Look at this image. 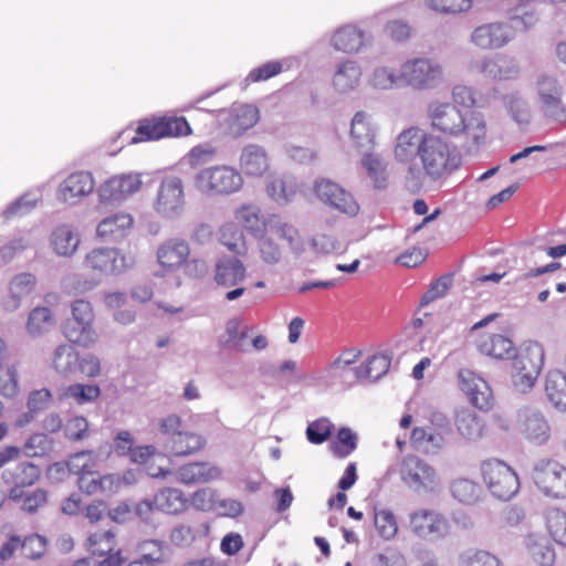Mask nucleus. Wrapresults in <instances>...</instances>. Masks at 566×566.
Instances as JSON below:
<instances>
[{
  "label": "nucleus",
  "mask_w": 566,
  "mask_h": 566,
  "mask_svg": "<svg viewBox=\"0 0 566 566\" xmlns=\"http://www.w3.org/2000/svg\"><path fill=\"white\" fill-rule=\"evenodd\" d=\"M458 386L470 403L480 410H490L493 394L488 381L469 368H460L457 374Z\"/></svg>",
  "instance_id": "24"
},
{
  "label": "nucleus",
  "mask_w": 566,
  "mask_h": 566,
  "mask_svg": "<svg viewBox=\"0 0 566 566\" xmlns=\"http://www.w3.org/2000/svg\"><path fill=\"white\" fill-rule=\"evenodd\" d=\"M409 530L426 542H438L451 533V523L441 512L432 509H418L409 514Z\"/></svg>",
  "instance_id": "15"
},
{
  "label": "nucleus",
  "mask_w": 566,
  "mask_h": 566,
  "mask_svg": "<svg viewBox=\"0 0 566 566\" xmlns=\"http://www.w3.org/2000/svg\"><path fill=\"white\" fill-rule=\"evenodd\" d=\"M314 192L322 203L346 217L354 218L360 211V206L355 196L331 179H317L314 182Z\"/></svg>",
  "instance_id": "17"
},
{
  "label": "nucleus",
  "mask_w": 566,
  "mask_h": 566,
  "mask_svg": "<svg viewBox=\"0 0 566 566\" xmlns=\"http://www.w3.org/2000/svg\"><path fill=\"white\" fill-rule=\"evenodd\" d=\"M378 125L371 113L357 111L349 123L350 146L357 151L373 150L377 147Z\"/></svg>",
  "instance_id": "25"
},
{
  "label": "nucleus",
  "mask_w": 566,
  "mask_h": 566,
  "mask_svg": "<svg viewBox=\"0 0 566 566\" xmlns=\"http://www.w3.org/2000/svg\"><path fill=\"white\" fill-rule=\"evenodd\" d=\"M366 85L375 92H390L402 86L400 67L386 63L374 65L367 73Z\"/></svg>",
  "instance_id": "36"
},
{
  "label": "nucleus",
  "mask_w": 566,
  "mask_h": 566,
  "mask_svg": "<svg viewBox=\"0 0 566 566\" xmlns=\"http://www.w3.org/2000/svg\"><path fill=\"white\" fill-rule=\"evenodd\" d=\"M450 492L458 502L467 505L475 504L482 495L481 486L467 478L453 480L450 484Z\"/></svg>",
  "instance_id": "49"
},
{
  "label": "nucleus",
  "mask_w": 566,
  "mask_h": 566,
  "mask_svg": "<svg viewBox=\"0 0 566 566\" xmlns=\"http://www.w3.org/2000/svg\"><path fill=\"white\" fill-rule=\"evenodd\" d=\"M54 325L52 311L46 306H36L28 315L25 331L33 337H40L48 333Z\"/></svg>",
  "instance_id": "47"
},
{
  "label": "nucleus",
  "mask_w": 566,
  "mask_h": 566,
  "mask_svg": "<svg viewBox=\"0 0 566 566\" xmlns=\"http://www.w3.org/2000/svg\"><path fill=\"white\" fill-rule=\"evenodd\" d=\"M546 525L551 536L562 546H566V512L553 507L546 513Z\"/></svg>",
  "instance_id": "58"
},
{
  "label": "nucleus",
  "mask_w": 566,
  "mask_h": 566,
  "mask_svg": "<svg viewBox=\"0 0 566 566\" xmlns=\"http://www.w3.org/2000/svg\"><path fill=\"white\" fill-rule=\"evenodd\" d=\"M165 138L164 124L161 117L145 120L140 124L135 135L132 137L130 143L137 144L146 140H157Z\"/></svg>",
  "instance_id": "59"
},
{
  "label": "nucleus",
  "mask_w": 566,
  "mask_h": 566,
  "mask_svg": "<svg viewBox=\"0 0 566 566\" xmlns=\"http://www.w3.org/2000/svg\"><path fill=\"white\" fill-rule=\"evenodd\" d=\"M40 478V469L31 462H20L13 468L2 471L1 480L4 484L11 485L8 497L14 503L23 497V490L33 485Z\"/></svg>",
  "instance_id": "27"
},
{
  "label": "nucleus",
  "mask_w": 566,
  "mask_h": 566,
  "mask_svg": "<svg viewBox=\"0 0 566 566\" xmlns=\"http://www.w3.org/2000/svg\"><path fill=\"white\" fill-rule=\"evenodd\" d=\"M217 120L223 133L239 137L258 123L259 109L250 104L233 105L229 109L219 111Z\"/></svg>",
  "instance_id": "23"
},
{
  "label": "nucleus",
  "mask_w": 566,
  "mask_h": 566,
  "mask_svg": "<svg viewBox=\"0 0 566 566\" xmlns=\"http://www.w3.org/2000/svg\"><path fill=\"white\" fill-rule=\"evenodd\" d=\"M454 427L461 438L469 442H476L483 437L486 424L475 411L462 407L454 413Z\"/></svg>",
  "instance_id": "37"
},
{
  "label": "nucleus",
  "mask_w": 566,
  "mask_h": 566,
  "mask_svg": "<svg viewBox=\"0 0 566 566\" xmlns=\"http://www.w3.org/2000/svg\"><path fill=\"white\" fill-rule=\"evenodd\" d=\"M545 394L555 410L566 413V374L552 369L545 377Z\"/></svg>",
  "instance_id": "42"
},
{
  "label": "nucleus",
  "mask_w": 566,
  "mask_h": 566,
  "mask_svg": "<svg viewBox=\"0 0 566 566\" xmlns=\"http://www.w3.org/2000/svg\"><path fill=\"white\" fill-rule=\"evenodd\" d=\"M510 371L513 388L527 394L535 386L544 365V347L535 340L525 342L512 357Z\"/></svg>",
  "instance_id": "4"
},
{
  "label": "nucleus",
  "mask_w": 566,
  "mask_h": 566,
  "mask_svg": "<svg viewBox=\"0 0 566 566\" xmlns=\"http://www.w3.org/2000/svg\"><path fill=\"white\" fill-rule=\"evenodd\" d=\"M134 218L127 212H116L102 219L96 226V237L106 242L117 241L128 235Z\"/></svg>",
  "instance_id": "35"
},
{
  "label": "nucleus",
  "mask_w": 566,
  "mask_h": 566,
  "mask_svg": "<svg viewBox=\"0 0 566 566\" xmlns=\"http://www.w3.org/2000/svg\"><path fill=\"white\" fill-rule=\"evenodd\" d=\"M432 11L444 15H457L469 12L473 8V0H423Z\"/></svg>",
  "instance_id": "55"
},
{
  "label": "nucleus",
  "mask_w": 566,
  "mask_h": 566,
  "mask_svg": "<svg viewBox=\"0 0 566 566\" xmlns=\"http://www.w3.org/2000/svg\"><path fill=\"white\" fill-rule=\"evenodd\" d=\"M536 96L543 109L555 119L566 117L563 104V85L559 80L549 73H541L535 81Z\"/></svg>",
  "instance_id": "22"
},
{
  "label": "nucleus",
  "mask_w": 566,
  "mask_h": 566,
  "mask_svg": "<svg viewBox=\"0 0 566 566\" xmlns=\"http://www.w3.org/2000/svg\"><path fill=\"white\" fill-rule=\"evenodd\" d=\"M218 499V491L212 488H202L192 493L190 504L201 512L214 511Z\"/></svg>",
  "instance_id": "64"
},
{
  "label": "nucleus",
  "mask_w": 566,
  "mask_h": 566,
  "mask_svg": "<svg viewBox=\"0 0 566 566\" xmlns=\"http://www.w3.org/2000/svg\"><path fill=\"white\" fill-rule=\"evenodd\" d=\"M401 483L412 493L437 494L443 488V481L438 470L427 460L407 454L399 462Z\"/></svg>",
  "instance_id": "6"
},
{
  "label": "nucleus",
  "mask_w": 566,
  "mask_h": 566,
  "mask_svg": "<svg viewBox=\"0 0 566 566\" xmlns=\"http://www.w3.org/2000/svg\"><path fill=\"white\" fill-rule=\"evenodd\" d=\"M36 285L34 274L24 272L14 275L9 282V296L3 302V310L12 313L21 306V302L30 295Z\"/></svg>",
  "instance_id": "39"
},
{
  "label": "nucleus",
  "mask_w": 566,
  "mask_h": 566,
  "mask_svg": "<svg viewBox=\"0 0 566 566\" xmlns=\"http://www.w3.org/2000/svg\"><path fill=\"white\" fill-rule=\"evenodd\" d=\"M227 338L224 345L228 348L242 350L247 338V327L239 319H230L226 326Z\"/></svg>",
  "instance_id": "62"
},
{
  "label": "nucleus",
  "mask_w": 566,
  "mask_h": 566,
  "mask_svg": "<svg viewBox=\"0 0 566 566\" xmlns=\"http://www.w3.org/2000/svg\"><path fill=\"white\" fill-rule=\"evenodd\" d=\"M148 474L151 478L165 479L168 475H174L175 480L181 484L191 485L197 483H209L221 479L222 470L210 462H189L177 470L153 467L148 468Z\"/></svg>",
  "instance_id": "19"
},
{
  "label": "nucleus",
  "mask_w": 566,
  "mask_h": 566,
  "mask_svg": "<svg viewBox=\"0 0 566 566\" xmlns=\"http://www.w3.org/2000/svg\"><path fill=\"white\" fill-rule=\"evenodd\" d=\"M503 108L510 118L520 126H526L532 119V107L527 96L520 90H511L501 96Z\"/></svg>",
  "instance_id": "38"
},
{
  "label": "nucleus",
  "mask_w": 566,
  "mask_h": 566,
  "mask_svg": "<svg viewBox=\"0 0 566 566\" xmlns=\"http://www.w3.org/2000/svg\"><path fill=\"white\" fill-rule=\"evenodd\" d=\"M234 218L245 231L254 237H262L265 231V221L261 210L255 205H242L234 212Z\"/></svg>",
  "instance_id": "45"
},
{
  "label": "nucleus",
  "mask_w": 566,
  "mask_h": 566,
  "mask_svg": "<svg viewBox=\"0 0 566 566\" xmlns=\"http://www.w3.org/2000/svg\"><path fill=\"white\" fill-rule=\"evenodd\" d=\"M415 449L436 454L447 444L446 434L433 427H416L410 437Z\"/></svg>",
  "instance_id": "40"
},
{
  "label": "nucleus",
  "mask_w": 566,
  "mask_h": 566,
  "mask_svg": "<svg viewBox=\"0 0 566 566\" xmlns=\"http://www.w3.org/2000/svg\"><path fill=\"white\" fill-rule=\"evenodd\" d=\"M363 80L360 63L352 57H344L334 64L331 86L335 94L347 96L358 91Z\"/></svg>",
  "instance_id": "26"
},
{
  "label": "nucleus",
  "mask_w": 566,
  "mask_h": 566,
  "mask_svg": "<svg viewBox=\"0 0 566 566\" xmlns=\"http://www.w3.org/2000/svg\"><path fill=\"white\" fill-rule=\"evenodd\" d=\"M265 191L269 198L279 206L293 201L298 191L296 178L290 174H272L266 178Z\"/></svg>",
  "instance_id": "33"
},
{
  "label": "nucleus",
  "mask_w": 566,
  "mask_h": 566,
  "mask_svg": "<svg viewBox=\"0 0 566 566\" xmlns=\"http://www.w3.org/2000/svg\"><path fill=\"white\" fill-rule=\"evenodd\" d=\"M392 153L396 161L407 167L406 180L416 189L450 176L460 164L450 142L418 126L396 136Z\"/></svg>",
  "instance_id": "1"
},
{
  "label": "nucleus",
  "mask_w": 566,
  "mask_h": 566,
  "mask_svg": "<svg viewBox=\"0 0 566 566\" xmlns=\"http://www.w3.org/2000/svg\"><path fill=\"white\" fill-rule=\"evenodd\" d=\"M527 551L533 560L541 566H552L555 560V552L548 541L536 534H531L526 538Z\"/></svg>",
  "instance_id": "50"
},
{
  "label": "nucleus",
  "mask_w": 566,
  "mask_h": 566,
  "mask_svg": "<svg viewBox=\"0 0 566 566\" xmlns=\"http://www.w3.org/2000/svg\"><path fill=\"white\" fill-rule=\"evenodd\" d=\"M190 255L189 243L180 238H170L157 248V262L161 275L170 273L184 265Z\"/></svg>",
  "instance_id": "28"
},
{
  "label": "nucleus",
  "mask_w": 566,
  "mask_h": 566,
  "mask_svg": "<svg viewBox=\"0 0 566 566\" xmlns=\"http://www.w3.org/2000/svg\"><path fill=\"white\" fill-rule=\"evenodd\" d=\"M220 242L234 253L244 249L243 234L234 222H226L219 229Z\"/></svg>",
  "instance_id": "60"
},
{
  "label": "nucleus",
  "mask_w": 566,
  "mask_h": 566,
  "mask_svg": "<svg viewBox=\"0 0 566 566\" xmlns=\"http://www.w3.org/2000/svg\"><path fill=\"white\" fill-rule=\"evenodd\" d=\"M40 198V193L27 192L7 206L2 211V217L6 220L22 217L36 206Z\"/></svg>",
  "instance_id": "57"
},
{
  "label": "nucleus",
  "mask_w": 566,
  "mask_h": 566,
  "mask_svg": "<svg viewBox=\"0 0 566 566\" xmlns=\"http://www.w3.org/2000/svg\"><path fill=\"white\" fill-rule=\"evenodd\" d=\"M374 524L377 534L385 541H390L398 533L396 515L388 509H375Z\"/></svg>",
  "instance_id": "54"
},
{
  "label": "nucleus",
  "mask_w": 566,
  "mask_h": 566,
  "mask_svg": "<svg viewBox=\"0 0 566 566\" xmlns=\"http://www.w3.org/2000/svg\"><path fill=\"white\" fill-rule=\"evenodd\" d=\"M328 43L336 52L358 55L373 46L374 35L359 23L347 22L331 32Z\"/></svg>",
  "instance_id": "18"
},
{
  "label": "nucleus",
  "mask_w": 566,
  "mask_h": 566,
  "mask_svg": "<svg viewBox=\"0 0 566 566\" xmlns=\"http://www.w3.org/2000/svg\"><path fill=\"white\" fill-rule=\"evenodd\" d=\"M472 73L481 74L496 82H511L520 78L522 67L516 57L506 53L482 55L468 64Z\"/></svg>",
  "instance_id": "12"
},
{
  "label": "nucleus",
  "mask_w": 566,
  "mask_h": 566,
  "mask_svg": "<svg viewBox=\"0 0 566 566\" xmlns=\"http://www.w3.org/2000/svg\"><path fill=\"white\" fill-rule=\"evenodd\" d=\"M539 21L536 0H516L505 19L481 23L470 33V43L484 51L510 45L520 33L533 29Z\"/></svg>",
  "instance_id": "3"
},
{
  "label": "nucleus",
  "mask_w": 566,
  "mask_h": 566,
  "mask_svg": "<svg viewBox=\"0 0 566 566\" xmlns=\"http://www.w3.org/2000/svg\"><path fill=\"white\" fill-rule=\"evenodd\" d=\"M532 478L536 486L547 496L566 497V467L555 460H538Z\"/></svg>",
  "instance_id": "20"
},
{
  "label": "nucleus",
  "mask_w": 566,
  "mask_h": 566,
  "mask_svg": "<svg viewBox=\"0 0 566 566\" xmlns=\"http://www.w3.org/2000/svg\"><path fill=\"white\" fill-rule=\"evenodd\" d=\"M357 447V436L349 428H340L337 441L332 444L333 452L338 458H346Z\"/></svg>",
  "instance_id": "63"
},
{
  "label": "nucleus",
  "mask_w": 566,
  "mask_h": 566,
  "mask_svg": "<svg viewBox=\"0 0 566 566\" xmlns=\"http://www.w3.org/2000/svg\"><path fill=\"white\" fill-rule=\"evenodd\" d=\"M482 480L489 492L502 501L511 500L520 490L515 471L499 459H488L480 467Z\"/></svg>",
  "instance_id": "10"
},
{
  "label": "nucleus",
  "mask_w": 566,
  "mask_h": 566,
  "mask_svg": "<svg viewBox=\"0 0 566 566\" xmlns=\"http://www.w3.org/2000/svg\"><path fill=\"white\" fill-rule=\"evenodd\" d=\"M101 395L97 385L72 384L61 389V399H72L82 406L95 401Z\"/></svg>",
  "instance_id": "51"
},
{
  "label": "nucleus",
  "mask_w": 566,
  "mask_h": 566,
  "mask_svg": "<svg viewBox=\"0 0 566 566\" xmlns=\"http://www.w3.org/2000/svg\"><path fill=\"white\" fill-rule=\"evenodd\" d=\"M402 86L415 91H432L446 81V70L442 63L431 56L418 55L402 61L400 64Z\"/></svg>",
  "instance_id": "5"
},
{
  "label": "nucleus",
  "mask_w": 566,
  "mask_h": 566,
  "mask_svg": "<svg viewBox=\"0 0 566 566\" xmlns=\"http://www.w3.org/2000/svg\"><path fill=\"white\" fill-rule=\"evenodd\" d=\"M49 242L55 255L70 259L78 251L82 235L76 226L72 223H61L51 231Z\"/></svg>",
  "instance_id": "30"
},
{
  "label": "nucleus",
  "mask_w": 566,
  "mask_h": 566,
  "mask_svg": "<svg viewBox=\"0 0 566 566\" xmlns=\"http://www.w3.org/2000/svg\"><path fill=\"white\" fill-rule=\"evenodd\" d=\"M77 484L80 490L88 495L97 493L111 495L120 489V476L116 473H108L96 478L92 472L81 475Z\"/></svg>",
  "instance_id": "41"
},
{
  "label": "nucleus",
  "mask_w": 566,
  "mask_h": 566,
  "mask_svg": "<svg viewBox=\"0 0 566 566\" xmlns=\"http://www.w3.org/2000/svg\"><path fill=\"white\" fill-rule=\"evenodd\" d=\"M151 208L163 220L176 221L181 219L187 209L184 180L176 175L164 176L156 188Z\"/></svg>",
  "instance_id": "8"
},
{
  "label": "nucleus",
  "mask_w": 566,
  "mask_h": 566,
  "mask_svg": "<svg viewBox=\"0 0 566 566\" xmlns=\"http://www.w3.org/2000/svg\"><path fill=\"white\" fill-rule=\"evenodd\" d=\"M142 186V175L138 172L115 175L97 187L98 202L105 207L120 206L137 193Z\"/></svg>",
  "instance_id": "16"
},
{
  "label": "nucleus",
  "mask_w": 566,
  "mask_h": 566,
  "mask_svg": "<svg viewBox=\"0 0 566 566\" xmlns=\"http://www.w3.org/2000/svg\"><path fill=\"white\" fill-rule=\"evenodd\" d=\"M78 353L72 345L57 346L52 355V367L63 376H69L77 369Z\"/></svg>",
  "instance_id": "48"
},
{
  "label": "nucleus",
  "mask_w": 566,
  "mask_h": 566,
  "mask_svg": "<svg viewBox=\"0 0 566 566\" xmlns=\"http://www.w3.org/2000/svg\"><path fill=\"white\" fill-rule=\"evenodd\" d=\"M426 114L432 130L459 139L467 154L476 155L485 147L488 126L482 113H464L450 101L433 99Z\"/></svg>",
  "instance_id": "2"
},
{
  "label": "nucleus",
  "mask_w": 566,
  "mask_h": 566,
  "mask_svg": "<svg viewBox=\"0 0 566 566\" xmlns=\"http://www.w3.org/2000/svg\"><path fill=\"white\" fill-rule=\"evenodd\" d=\"M459 566H502V564L488 551L468 549L460 555Z\"/></svg>",
  "instance_id": "61"
},
{
  "label": "nucleus",
  "mask_w": 566,
  "mask_h": 566,
  "mask_svg": "<svg viewBox=\"0 0 566 566\" xmlns=\"http://www.w3.org/2000/svg\"><path fill=\"white\" fill-rule=\"evenodd\" d=\"M95 189V179L87 170L66 175L57 185L55 197L60 203L73 208L81 205Z\"/></svg>",
  "instance_id": "21"
},
{
  "label": "nucleus",
  "mask_w": 566,
  "mask_h": 566,
  "mask_svg": "<svg viewBox=\"0 0 566 566\" xmlns=\"http://www.w3.org/2000/svg\"><path fill=\"white\" fill-rule=\"evenodd\" d=\"M116 541L113 531L96 532L88 536L87 548L93 555L106 557L99 563L101 566H122L126 558L120 549H115Z\"/></svg>",
  "instance_id": "32"
},
{
  "label": "nucleus",
  "mask_w": 566,
  "mask_h": 566,
  "mask_svg": "<svg viewBox=\"0 0 566 566\" xmlns=\"http://www.w3.org/2000/svg\"><path fill=\"white\" fill-rule=\"evenodd\" d=\"M188 499L181 490L176 488L161 489L153 500H145L137 506L139 514L158 510L167 514H179L187 509Z\"/></svg>",
  "instance_id": "29"
},
{
  "label": "nucleus",
  "mask_w": 566,
  "mask_h": 566,
  "mask_svg": "<svg viewBox=\"0 0 566 566\" xmlns=\"http://www.w3.org/2000/svg\"><path fill=\"white\" fill-rule=\"evenodd\" d=\"M85 269L105 276H118L135 265V258L120 249L95 247L83 259Z\"/></svg>",
  "instance_id": "11"
},
{
  "label": "nucleus",
  "mask_w": 566,
  "mask_h": 566,
  "mask_svg": "<svg viewBox=\"0 0 566 566\" xmlns=\"http://www.w3.org/2000/svg\"><path fill=\"white\" fill-rule=\"evenodd\" d=\"M71 312L72 317L64 327L66 338L84 347L95 344L97 333L93 327L94 311L92 304L83 298L75 300L71 304Z\"/></svg>",
  "instance_id": "14"
},
{
  "label": "nucleus",
  "mask_w": 566,
  "mask_h": 566,
  "mask_svg": "<svg viewBox=\"0 0 566 566\" xmlns=\"http://www.w3.org/2000/svg\"><path fill=\"white\" fill-rule=\"evenodd\" d=\"M62 289L70 294H84L99 285V280L81 273H71L61 281Z\"/></svg>",
  "instance_id": "56"
},
{
  "label": "nucleus",
  "mask_w": 566,
  "mask_h": 566,
  "mask_svg": "<svg viewBox=\"0 0 566 566\" xmlns=\"http://www.w3.org/2000/svg\"><path fill=\"white\" fill-rule=\"evenodd\" d=\"M289 67V59L269 61L258 67L252 69L244 81L247 83L268 81L279 75L284 70H287Z\"/></svg>",
  "instance_id": "53"
},
{
  "label": "nucleus",
  "mask_w": 566,
  "mask_h": 566,
  "mask_svg": "<svg viewBox=\"0 0 566 566\" xmlns=\"http://www.w3.org/2000/svg\"><path fill=\"white\" fill-rule=\"evenodd\" d=\"M164 543L147 541L140 545L142 555L127 566H160L164 562Z\"/></svg>",
  "instance_id": "52"
},
{
  "label": "nucleus",
  "mask_w": 566,
  "mask_h": 566,
  "mask_svg": "<svg viewBox=\"0 0 566 566\" xmlns=\"http://www.w3.org/2000/svg\"><path fill=\"white\" fill-rule=\"evenodd\" d=\"M389 366L390 358L386 354H374L366 360L365 365L353 370L354 378L376 381L388 371Z\"/></svg>",
  "instance_id": "46"
},
{
  "label": "nucleus",
  "mask_w": 566,
  "mask_h": 566,
  "mask_svg": "<svg viewBox=\"0 0 566 566\" xmlns=\"http://www.w3.org/2000/svg\"><path fill=\"white\" fill-rule=\"evenodd\" d=\"M515 428L534 446H545L552 438L549 421L544 411L535 405H524L516 410Z\"/></svg>",
  "instance_id": "13"
},
{
  "label": "nucleus",
  "mask_w": 566,
  "mask_h": 566,
  "mask_svg": "<svg viewBox=\"0 0 566 566\" xmlns=\"http://www.w3.org/2000/svg\"><path fill=\"white\" fill-rule=\"evenodd\" d=\"M361 155L360 164L367 171L368 177L371 179L376 189H384L387 185L386 163L380 154L375 149L367 151H359Z\"/></svg>",
  "instance_id": "44"
},
{
  "label": "nucleus",
  "mask_w": 566,
  "mask_h": 566,
  "mask_svg": "<svg viewBox=\"0 0 566 566\" xmlns=\"http://www.w3.org/2000/svg\"><path fill=\"white\" fill-rule=\"evenodd\" d=\"M479 350L496 359L512 358L515 354L513 342L500 334L483 336L478 343Z\"/></svg>",
  "instance_id": "43"
},
{
  "label": "nucleus",
  "mask_w": 566,
  "mask_h": 566,
  "mask_svg": "<svg viewBox=\"0 0 566 566\" xmlns=\"http://www.w3.org/2000/svg\"><path fill=\"white\" fill-rule=\"evenodd\" d=\"M192 182L195 189L203 196H230L242 189L243 177L237 168L220 164L199 169Z\"/></svg>",
  "instance_id": "7"
},
{
  "label": "nucleus",
  "mask_w": 566,
  "mask_h": 566,
  "mask_svg": "<svg viewBox=\"0 0 566 566\" xmlns=\"http://www.w3.org/2000/svg\"><path fill=\"white\" fill-rule=\"evenodd\" d=\"M245 274L247 269L241 260L223 255L216 262L213 281L218 286L230 289L239 285L245 279Z\"/></svg>",
  "instance_id": "34"
},
{
  "label": "nucleus",
  "mask_w": 566,
  "mask_h": 566,
  "mask_svg": "<svg viewBox=\"0 0 566 566\" xmlns=\"http://www.w3.org/2000/svg\"><path fill=\"white\" fill-rule=\"evenodd\" d=\"M270 156L261 145L248 144L240 151L239 171L242 177L261 178L270 169Z\"/></svg>",
  "instance_id": "31"
},
{
  "label": "nucleus",
  "mask_w": 566,
  "mask_h": 566,
  "mask_svg": "<svg viewBox=\"0 0 566 566\" xmlns=\"http://www.w3.org/2000/svg\"><path fill=\"white\" fill-rule=\"evenodd\" d=\"M159 431L164 434V447L176 457H188L200 452L207 443L206 438L197 432L182 430V419L177 413H169L159 421Z\"/></svg>",
  "instance_id": "9"
}]
</instances>
